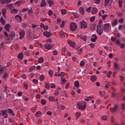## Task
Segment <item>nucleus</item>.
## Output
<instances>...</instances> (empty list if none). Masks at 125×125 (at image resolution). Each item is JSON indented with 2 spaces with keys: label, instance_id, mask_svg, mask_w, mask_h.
Instances as JSON below:
<instances>
[{
  "label": "nucleus",
  "instance_id": "nucleus-2",
  "mask_svg": "<svg viewBox=\"0 0 125 125\" xmlns=\"http://www.w3.org/2000/svg\"><path fill=\"white\" fill-rule=\"evenodd\" d=\"M70 28L71 30L73 31H75L77 28L76 24L74 22H71L70 24Z\"/></svg>",
  "mask_w": 125,
  "mask_h": 125
},
{
  "label": "nucleus",
  "instance_id": "nucleus-60",
  "mask_svg": "<svg viewBox=\"0 0 125 125\" xmlns=\"http://www.w3.org/2000/svg\"><path fill=\"white\" fill-rule=\"evenodd\" d=\"M52 13V11L50 10H49L48 12V14L49 15H51Z\"/></svg>",
  "mask_w": 125,
  "mask_h": 125
},
{
  "label": "nucleus",
  "instance_id": "nucleus-19",
  "mask_svg": "<svg viewBox=\"0 0 125 125\" xmlns=\"http://www.w3.org/2000/svg\"><path fill=\"white\" fill-rule=\"evenodd\" d=\"M79 11L80 13L82 15L84 14V9L82 7H81L79 9Z\"/></svg>",
  "mask_w": 125,
  "mask_h": 125
},
{
  "label": "nucleus",
  "instance_id": "nucleus-56",
  "mask_svg": "<svg viewBox=\"0 0 125 125\" xmlns=\"http://www.w3.org/2000/svg\"><path fill=\"white\" fill-rule=\"evenodd\" d=\"M55 86V85L53 83L51 84V88H54Z\"/></svg>",
  "mask_w": 125,
  "mask_h": 125
},
{
  "label": "nucleus",
  "instance_id": "nucleus-33",
  "mask_svg": "<svg viewBox=\"0 0 125 125\" xmlns=\"http://www.w3.org/2000/svg\"><path fill=\"white\" fill-rule=\"evenodd\" d=\"M74 17L75 18H77L79 17V15L77 13H73Z\"/></svg>",
  "mask_w": 125,
  "mask_h": 125
},
{
  "label": "nucleus",
  "instance_id": "nucleus-38",
  "mask_svg": "<svg viewBox=\"0 0 125 125\" xmlns=\"http://www.w3.org/2000/svg\"><path fill=\"white\" fill-rule=\"evenodd\" d=\"M44 77L43 75H42L40 76V80L41 81H42L44 79Z\"/></svg>",
  "mask_w": 125,
  "mask_h": 125
},
{
  "label": "nucleus",
  "instance_id": "nucleus-48",
  "mask_svg": "<svg viewBox=\"0 0 125 125\" xmlns=\"http://www.w3.org/2000/svg\"><path fill=\"white\" fill-rule=\"evenodd\" d=\"M32 81L35 84H37L38 83V81L36 79H34L32 80Z\"/></svg>",
  "mask_w": 125,
  "mask_h": 125
},
{
  "label": "nucleus",
  "instance_id": "nucleus-14",
  "mask_svg": "<svg viewBox=\"0 0 125 125\" xmlns=\"http://www.w3.org/2000/svg\"><path fill=\"white\" fill-rule=\"evenodd\" d=\"M109 28V25L108 24L106 23L104 25V31L108 30Z\"/></svg>",
  "mask_w": 125,
  "mask_h": 125
},
{
  "label": "nucleus",
  "instance_id": "nucleus-21",
  "mask_svg": "<svg viewBox=\"0 0 125 125\" xmlns=\"http://www.w3.org/2000/svg\"><path fill=\"white\" fill-rule=\"evenodd\" d=\"M6 9L5 8H4L1 10V12L3 17L6 18L5 14L6 13Z\"/></svg>",
  "mask_w": 125,
  "mask_h": 125
},
{
  "label": "nucleus",
  "instance_id": "nucleus-9",
  "mask_svg": "<svg viewBox=\"0 0 125 125\" xmlns=\"http://www.w3.org/2000/svg\"><path fill=\"white\" fill-rule=\"evenodd\" d=\"M96 31L98 34H99L100 35H101L102 33L103 32V30L102 28H97Z\"/></svg>",
  "mask_w": 125,
  "mask_h": 125
},
{
  "label": "nucleus",
  "instance_id": "nucleus-53",
  "mask_svg": "<svg viewBox=\"0 0 125 125\" xmlns=\"http://www.w3.org/2000/svg\"><path fill=\"white\" fill-rule=\"evenodd\" d=\"M103 27V25L101 24H99L98 25H97V28H102Z\"/></svg>",
  "mask_w": 125,
  "mask_h": 125
},
{
  "label": "nucleus",
  "instance_id": "nucleus-59",
  "mask_svg": "<svg viewBox=\"0 0 125 125\" xmlns=\"http://www.w3.org/2000/svg\"><path fill=\"white\" fill-rule=\"evenodd\" d=\"M116 40V38L114 37H112L111 38V40L113 42H114Z\"/></svg>",
  "mask_w": 125,
  "mask_h": 125
},
{
  "label": "nucleus",
  "instance_id": "nucleus-4",
  "mask_svg": "<svg viewBox=\"0 0 125 125\" xmlns=\"http://www.w3.org/2000/svg\"><path fill=\"white\" fill-rule=\"evenodd\" d=\"M118 107V106L117 105H115L113 108L111 107L110 108L109 110L112 112H115L117 110Z\"/></svg>",
  "mask_w": 125,
  "mask_h": 125
},
{
  "label": "nucleus",
  "instance_id": "nucleus-13",
  "mask_svg": "<svg viewBox=\"0 0 125 125\" xmlns=\"http://www.w3.org/2000/svg\"><path fill=\"white\" fill-rule=\"evenodd\" d=\"M11 26L9 24H6V25L4 26V28L6 30L9 32H10L9 28H10Z\"/></svg>",
  "mask_w": 125,
  "mask_h": 125
},
{
  "label": "nucleus",
  "instance_id": "nucleus-51",
  "mask_svg": "<svg viewBox=\"0 0 125 125\" xmlns=\"http://www.w3.org/2000/svg\"><path fill=\"white\" fill-rule=\"evenodd\" d=\"M64 23H65V21L63 20L62 21V24L60 25V27H61V28H63L64 27Z\"/></svg>",
  "mask_w": 125,
  "mask_h": 125
},
{
  "label": "nucleus",
  "instance_id": "nucleus-41",
  "mask_svg": "<svg viewBox=\"0 0 125 125\" xmlns=\"http://www.w3.org/2000/svg\"><path fill=\"white\" fill-rule=\"evenodd\" d=\"M28 12L29 15H31V14L33 12V11L31 8V9L30 10L28 11Z\"/></svg>",
  "mask_w": 125,
  "mask_h": 125
},
{
  "label": "nucleus",
  "instance_id": "nucleus-11",
  "mask_svg": "<svg viewBox=\"0 0 125 125\" xmlns=\"http://www.w3.org/2000/svg\"><path fill=\"white\" fill-rule=\"evenodd\" d=\"M79 37L80 39L83 40L85 41H86L87 39V37L86 35L83 36L80 35Z\"/></svg>",
  "mask_w": 125,
  "mask_h": 125
},
{
  "label": "nucleus",
  "instance_id": "nucleus-26",
  "mask_svg": "<svg viewBox=\"0 0 125 125\" xmlns=\"http://www.w3.org/2000/svg\"><path fill=\"white\" fill-rule=\"evenodd\" d=\"M49 99L50 101H52L53 102L55 101V97H54L50 96L49 97Z\"/></svg>",
  "mask_w": 125,
  "mask_h": 125
},
{
  "label": "nucleus",
  "instance_id": "nucleus-30",
  "mask_svg": "<svg viewBox=\"0 0 125 125\" xmlns=\"http://www.w3.org/2000/svg\"><path fill=\"white\" fill-rule=\"evenodd\" d=\"M7 111V110H1L0 111V112L2 113V115L3 116H4L5 115H6V112Z\"/></svg>",
  "mask_w": 125,
  "mask_h": 125
},
{
  "label": "nucleus",
  "instance_id": "nucleus-7",
  "mask_svg": "<svg viewBox=\"0 0 125 125\" xmlns=\"http://www.w3.org/2000/svg\"><path fill=\"white\" fill-rule=\"evenodd\" d=\"M43 34L44 35L48 37H50L52 35V33L50 31H44L43 32Z\"/></svg>",
  "mask_w": 125,
  "mask_h": 125
},
{
  "label": "nucleus",
  "instance_id": "nucleus-8",
  "mask_svg": "<svg viewBox=\"0 0 125 125\" xmlns=\"http://www.w3.org/2000/svg\"><path fill=\"white\" fill-rule=\"evenodd\" d=\"M45 48L48 49H50L52 47V45L48 43H46L44 45Z\"/></svg>",
  "mask_w": 125,
  "mask_h": 125
},
{
  "label": "nucleus",
  "instance_id": "nucleus-46",
  "mask_svg": "<svg viewBox=\"0 0 125 125\" xmlns=\"http://www.w3.org/2000/svg\"><path fill=\"white\" fill-rule=\"evenodd\" d=\"M8 76V73L6 72L4 73L3 77L4 79H5Z\"/></svg>",
  "mask_w": 125,
  "mask_h": 125
},
{
  "label": "nucleus",
  "instance_id": "nucleus-16",
  "mask_svg": "<svg viewBox=\"0 0 125 125\" xmlns=\"http://www.w3.org/2000/svg\"><path fill=\"white\" fill-rule=\"evenodd\" d=\"M46 4V3L45 0H42L41 3L40 4V6L42 7H43L45 6Z\"/></svg>",
  "mask_w": 125,
  "mask_h": 125
},
{
  "label": "nucleus",
  "instance_id": "nucleus-6",
  "mask_svg": "<svg viewBox=\"0 0 125 125\" xmlns=\"http://www.w3.org/2000/svg\"><path fill=\"white\" fill-rule=\"evenodd\" d=\"M15 33L14 32H11L9 34V36L11 38V40H13V38L15 37Z\"/></svg>",
  "mask_w": 125,
  "mask_h": 125
},
{
  "label": "nucleus",
  "instance_id": "nucleus-45",
  "mask_svg": "<svg viewBox=\"0 0 125 125\" xmlns=\"http://www.w3.org/2000/svg\"><path fill=\"white\" fill-rule=\"evenodd\" d=\"M21 3V2L20 1H18L15 2L14 4V5L18 4V5H17V6H19L20 5V4Z\"/></svg>",
  "mask_w": 125,
  "mask_h": 125
},
{
  "label": "nucleus",
  "instance_id": "nucleus-24",
  "mask_svg": "<svg viewBox=\"0 0 125 125\" xmlns=\"http://www.w3.org/2000/svg\"><path fill=\"white\" fill-rule=\"evenodd\" d=\"M41 113L40 111L37 112L35 114V116L37 117H38L41 116Z\"/></svg>",
  "mask_w": 125,
  "mask_h": 125
},
{
  "label": "nucleus",
  "instance_id": "nucleus-58",
  "mask_svg": "<svg viewBox=\"0 0 125 125\" xmlns=\"http://www.w3.org/2000/svg\"><path fill=\"white\" fill-rule=\"evenodd\" d=\"M115 119L113 116H112L111 118V122L113 123L114 122Z\"/></svg>",
  "mask_w": 125,
  "mask_h": 125
},
{
  "label": "nucleus",
  "instance_id": "nucleus-39",
  "mask_svg": "<svg viewBox=\"0 0 125 125\" xmlns=\"http://www.w3.org/2000/svg\"><path fill=\"white\" fill-rule=\"evenodd\" d=\"M96 25L94 24H93L91 26V29L92 30H93L95 27Z\"/></svg>",
  "mask_w": 125,
  "mask_h": 125
},
{
  "label": "nucleus",
  "instance_id": "nucleus-15",
  "mask_svg": "<svg viewBox=\"0 0 125 125\" xmlns=\"http://www.w3.org/2000/svg\"><path fill=\"white\" fill-rule=\"evenodd\" d=\"M68 42L69 45L71 47L74 48V47L73 46L75 44V43H73L70 40H68Z\"/></svg>",
  "mask_w": 125,
  "mask_h": 125
},
{
  "label": "nucleus",
  "instance_id": "nucleus-10",
  "mask_svg": "<svg viewBox=\"0 0 125 125\" xmlns=\"http://www.w3.org/2000/svg\"><path fill=\"white\" fill-rule=\"evenodd\" d=\"M15 19L18 22H20L21 21V16L19 15H17L15 17Z\"/></svg>",
  "mask_w": 125,
  "mask_h": 125
},
{
  "label": "nucleus",
  "instance_id": "nucleus-17",
  "mask_svg": "<svg viewBox=\"0 0 125 125\" xmlns=\"http://www.w3.org/2000/svg\"><path fill=\"white\" fill-rule=\"evenodd\" d=\"M11 1L10 0H2L1 2L2 4L6 3L7 4L10 2Z\"/></svg>",
  "mask_w": 125,
  "mask_h": 125
},
{
  "label": "nucleus",
  "instance_id": "nucleus-64",
  "mask_svg": "<svg viewBox=\"0 0 125 125\" xmlns=\"http://www.w3.org/2000/svg\"><path fill=\"white\" fill-rule=\"evenodd\" d=\"M69 86V83H68L66 85L65 88H68Z\"/></svg>",
  "mask_w": 125,
  "mask_h": 125
},
{
  "label": "nucleus",
  "instance_id": "nucleus-50",
  "mask_svg": "<svg viewBox=\"0 0 125 125\" xmlns=\"http://www.w3.org/2000/svg\"><path fill=\"white\" fill-rule=\"evenodd\" d=\"M102 119L104 120H106L107 119V117L105 115H104L102 117Z\"/></svg>",
  "mask_w": 125,
  "mask_h": 125
},
{
  "label": "nucleus",
  "instance_id": "nucleus-34",
  "mask_svg": "<svg viewBox=\"0 0 125 125\" xmlns=\"http://www.w3.org/2000/svg\"><path fill=\"white\" fill-rule=\"evenodd\" d=\"M18 58L21 59H22L23 58V55L22 54H19L18 56Z\"/></svg>",
  "mask_w": 125,
  "mask_h": 125
},
{
  "label": "nucleus",
  "instance_id": "nucleus-35",
  "mask_svg": "<svg viewBox=\"0 0 125 125\" xmlns=\"http://www.w3.org/2000/svg\"><path fill=\"white\" fill-rule=\"evenodd\" d=\"M17 12V10L15 9H13L11 10V13H16Z\"/></svg>",
  "mask_w": 125,
  "mask_h": 125
},
{
  "label": "nucleus",
  "instance_id": "nucleus-52",
  "mask_svg": "<svg viewBox=\"0 0 125 125\" xmlns=\"http://www.w3.org/2000/svg\"><path fill=\"white\" fill-rule=\"evenodd\" d=\"M85 62H84L82 61L80 63V65L81 66H83Z\"/></svg>",
  "mask_w": 125,
  "mask_h": 125
},
{
  "label": "nucleus",
  "instance_id": "nucleus-12",
  "mask_svg": "<svg viewBox=\"0 0 125 125\" xmlns=\"http://www.w3.org/2000/svg\"><path fill=\"white\" fill-rule=\"evenodd\" d=\"M6 68L5 66L0 65V74H2L4 71V69Z\"/></svg>",
  "mask_w": 125,
  "mask_h": 125
},
{
  "label": "nucleus",
  "instance_id": "nucleus-63",
  "mask_svg": "<svg viewBox=\"0 0 125 125\" xmlns=\"http://www.w3.org/2000/svg\"><path fill=\"white\" fill-rule=\"evenodd\" d=\"M53 54L54 55H56L57 54V52L55 51H54L53 52Z\"/></svg>",
  "mask_w": 125,
  "mask_h": 125
},
{
  "label": "nucleus",
  "instance_id": "nucleus-25",
  "mask_svg": "<svg viewBox=\"0 0 125 125\" xmlns=\"http://www.w3.org/2000/svg\"><path fill=\"white\" fill-rule=\"evenodd\" d=\"M117 22V20L115 19L113 21V22H112L111 24L113 26H115L116 25Z\"/></svg>",
  "mask_w": 125,
  "mask_h": 125
},
{
  "label": "nucleus",
  "instance_id": "nucleus-5",
  "mask_svg": "<svg viewBox=\"0 0 125 125\" xmlns=\"http://www.w3.org/2000/svg\"><path fill=\"white\" fill-rule=\"evenodd\" d=\"M19 34L20 36L19 37V38L21 40L24 37L25 32L24 31L21 30Z\"/></svg>",
  "mask_w": 125,
  "mask_h": 125
},
{
  "label": "nucleus",
  "instance_id": "nucleus-23",
  "mask_svg": "<svg viewBox=\"0 0 125 125\" xmlns=\"http://www.w3.org/2000/svg\"><path fill=\"white\" fill-rule=\"evenodd\" d=\"M47 2H48L49 4V6L51 7L54 4V2L52 0H48Z\"/></svg>",
  "mask_w": 125,
  "mask_h": 125
},
{
  "label": "nucleus",
  "instance_id": "nucleus-37",
  "mask_svg": "<svg viewBox=\"0 0 125 125\" xmlns=\"http://www.w3.org/2000/svg\"><path fill=\"white\" fill-rule=\"evenodd\" d=\"M61 13L62 14L64 15L66 13V10L65 9H63L61 10Z\"/></svg>",
  "mask_w": 125,
  "mask_h": 125
},
{
  "label": "nucleus",
  "instance_id": "nucleus-18",
  "mask_svg": "<svg viewBox=\"0 0 125 125\" xmlns=\"http://www.w3.org/2000/svg\"><path fill=\"white\" fill-rule=\"evenodd\" d=\"M96 77L95 75H92L91 77V80L92 82H94L96 80Z\"/></svg>",
  "mask_w": 125,
  "mask_h": 125
},
{
  "label": "nucleus",
  "instance_id": "nucleus-62",
  "mask_svg": "<svg viewBox=\"0 0 125 125\" xmlns=\"http://www.w3.org/2000/svg\"><path fill=\"white\" fill-rule=\"evenodd\" d=\"M123 19L122 18L119 20L118 21L120 23H122L123 22Z\"/></svg>",
  "mask_w": 125,
  "mask_h": 125
},
{
  "label": "nucleus",
  "instance_id": "nucleus-44",
  "mask_svg": "<svg viewBox=\"0 0 125 125\" xmlns=\"http://www.w3.org/2000/svg\"><path fill=\"white\" fill-rule=\"evenodd\" d=\"M50 71L49 72V73L50 76L51 77L53 74V73L52 71L50 69Z\"/></svg>",
  "mask_w": 125,
  "mask_h": 125
},
{
  "label": "nucleus",
  "instance_id": "nucleus-20",
  "mask_svg": "<svg viewBox=\"0 0 125 125\" xmlns=\"http://www.w3.org/2000/svg\"><path fill=\"white\" fill-rule=\"evenodd\" d=\"M114 66L115 69H119V65L116 63L114 62Z\"/></svg>",
  "mask_w": 125,
  "mask_h": 125
},
{
  "label": "nucleus",
  "instance_id": "nucleus-1",
  "mask_svg": "<svg viewBox=\"0 0 125 125\" xmlns=\"http://www.w3.org/2000/svg\"><path fill=\"white\" fill-rule=\"evenodd\" d=\"M76 106L77 107L78 109L84 110L86 107V104L85 102H83L81 103L78 102Z\"/></svg>",
  "mask_w": 125,
  "mask_h": 125
},
{
  "label": "nucleus",
  "instance_id": "nucleus-55",
  "mask_svg": "<svg viewBox=\"0 0 125 125\" xmlns=\"http://www.w3.org/2000/svg\"><path fill=\"white\" fill-rule=\"evenodd\" d=\"M107 16V15L106 14H105L104 15H103L102 16V18L103 20H105Z\"/></svg>",
  "mask_w": 125,
  "mask_h": 125
},
{
  "label": "nucleus",
  "instance_id": "nucleus-54",
  "mask_svg": "<svg viewBox=\"0 0 125 125\" xmlns=\"http://www.w3.org/2000/svg\"><path fill=\"white\" fill-rule=\"evenodd\" d=\"M25 54L28 56H29V52L28 51H26V52H24Z\"/></svg>",
  "mask_w": 125,
  "mask_h": 125
},
{
  "label": "nucleus",
  "instance_id": "nucleus-3",
  "mask_svg": "<svg viewBox=\"0 0 125 125\" xmlns=\"http://www.w3.org/2000/svg\"><path fill=\"white\" fill-rule=\"evenodd\" d=\"M80 26L81 29L83 27H84V29H85L87 28V24L84 21H83L80 22Z\"/></svg>",
  "mask_w": 125,
  "mask_h": 125
},
{
  "label": "nucleus",
  "instance_id": "nucleus-42",
  "mask_svg": "<svg viewBox=\"0 0 125 125\" xmlns=\"http://www.w3.org/2000/svg\"><path fill=\"white\" fill-rule=\"evenodd\" d=\"M8 110L9 111V113H11L13 115H14V114L12 110L11 109H10L9 108L8 109Z\"/></svg>",
  "mask_w": 125,
  "mask_h": 125
},
{
  "label": "nucleus",
  "instance_id": "nucleus-61",
  "mask_svg": "<svg viewBox=\"0 0 125 125\" xmlns=\"http://www.w3.org/2000/svg\"><path fill=\"white\" fill-rule=\"evenodd\" d=\"M95 3L96 4L99 3L100 2V0H94Z\"/></svg>",
  "mask_w": 125,
  "mask_h": 125
},
{
  "label": "nucleus",
  "instance_id": "nucleus-47",
  "mask_svg": "<svg viewBox=\"0 0 125 125\" xmlns=\"http://www.w3.org/2000/svg\"><path fill=\"white\" fill-rule=\"evenodd\" d=\"M66 80L65 79H63L61 81L62 83V84H64L66 82Z\"/></svg>",
  "mask_w": 125,
  "mask_h": 125
},
{
  "label": "nucleus",
  "instance_id": "nucleus-22",
  "mask_svg": "<svg viewBox=\"0 0 125 125\" xmlns=\"http://www.w3.org/2000/svg\"><path fill=\"white\" fill-rule=\"evenodd\" d=\"M97 11V9L96 8H93L91 11V13L92 14H95Z\"/></svg>",
  "mask_w": 125,
  "mask_h": 125
},
{
  "label": "nucleus",
  "instance_id": "nucleus-29",
  "mask_svg": "<svg viewBox=\"0 0 125 125\" xmlns=\"http://www.w3.org/2000/svg\"><path fill=\"white\" fill-rule=\"evenodd\" d=\"M74 85L76 87H78L79 86V83L77 81H76L74 83Z\"/></svg>",
  "mask_w": 125,
  "mask_h": 125
},
{
  "label": "nucleus",
  "instance_id": "nucleus-27",
  "mask_svg": "<svg viewBox=\"0 0 125 125\" xmlns=\"http://www.w3.org/2000/svg\"><path fill=\"white\" fill-rule=\"evenodd\" d=\"M44 61V60L43 59L42 57H41V58H39V59L38 62L39 63H41L43 62Z\"/></svg>",
  "mask_w": 125,
  "mask_h": 125
},
{
  "label": "nucleus",
  "instance_id": "nucleus-31",
  "mask_svg": "<svg viewBox=\"0 0 125 125\" xmlns=\"http://www.w3.org/2000/svg\"><path fill=\"white\" fill-rule=\"evenodd\" d=\"M99 94L101 96L103 97L104 96L105 94V92L104 91H102L101 92L100 91L99 92Z\"/></svg>",
  "mask_w": 125,
  "mask_h": 125
},
{
  "label": "nucleus",
  "instance_id": "nucleus-40",
  "mask_svg": "<svg viewBox=\"0 0 125 125\" xmlns=\"http://www.w3.org/2000/svg\"><path fill=\"white\" fill-rule=\"evenodd\" d=\"M112 72L110 71H109L108 72L107 74V75L108 77H110L111 74L112 73Z\"/></svg>",
  "mask_w": 125,
  "mask_h": 125
},
{
  "label": "nucleus",
  "instance_id": "nucleus-49",
  "mask_svg": "<svg viewBox=\"0 0 125 125\" xmlns=\"http://www.w3.org/2000/svg\"><path fill=\"white\" fill-rule=\"evenodd\" d=\"M91 7H90L86 9V11L88 12H90Z\"/></svg>",
  "mask_w": 125,
  "mask_h": 125
},
{
  "label": "nucleus",
  "instance_id": "nucleus-32",
  "mask_svg": "<svg viewBox=\"0 0 125 125\" xmlns=\"http://www.w3.org/2000/svg\"><path fill=\"white\" fill-rule=\"evenodd\" d=\"M41 102V104L43 105H45L46 103V101L43 99H42Z\"/></svg>",
  "mask_w": 125,
  "mask_h": 125
},
{
  "label": "nucleus",
  "instance_id": "nucleus-28",
  "mask_svg": "<svg viewBox=\"0 0 125 125\" xmlns=\"http://www.w3.org/2000/svg\"><path fill=\"white\" fill-rule=\"evenodd\" d=\"M45 87L46 88L49 90L50 89L49 84L48 83H46Z\"/></svg>",
  "mask_w": 125,
  "mask_h": 125
},
{
  "label": "nucleus",
  "instance_id": "nucleus-43",
  "mask_svg": "<svg viewBox=\"0 0 125 125\" xmlns=\"http://www.w3.org/2000/svg\"><path fill=\"white\" fill-rule=\"evenodd\" d=\"M95 18V16H93L92 17H91L90 18V21L91 22L93 21L94 20Z\"/></svg>",
  "mask_w": 125,
  "mask_h": 125
},
{
  "label": "nucleus",
  "instance_id": "nucleus-36",
  "mask_svg": "<svg viewBox=\"0 0 125 125\" xmlns=\"http://www.w3.org/2000/svg\"><path fill=\"white\" fill-rule=\"evenodd\" d=\"M76 117H77V118H78L81 115V114L79 112H77L76 113Z\"/></svg>",
  "mask_w": 125,
  "mask_h": 125
},
{
  "label": "nucleus",
  "instance_id": "nucleus-57",
  "mask_svg": "<svg viewBox=\"0 0 125 125\" xmlns=\"http://www.w3.org/2000/svg\"><path fill=\"white\" fill-rule=\"evenodd\" d=\"M119 4V7H121L122 6V2L121 1L119 0L118 1Z\"/></svg>",
  "mask_w": 125,
  "mask_h": 125
}]
</instances>
